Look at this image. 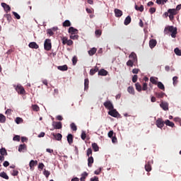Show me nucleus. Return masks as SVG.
<instances>
[{"instance_id":"obj_1","label":"nucleus","mask_w":181,"mask_h":181,"mask_svg":"<svg viewBox=\"0 0 181 181\" xmlns=\"http://www.w3.org/2000/svg\"><path fill=\"white\" fill-rule=\"evenodd\" d=\"M169 33H171V37L175 39L177 35V28L174 27L173 25H168L164 29V34L169 35Z\"/></svg>"},{"instance_id":"obj_2","label":"nucleus","mask_w":181,"mask_h":181,"mask_svg":"<svg viewBox=\"0 0 181 181\" xmlns=\"http://www.w3.org/2000/svg\"><path fill=\"white\" fill-rule=\"evenodd\" d=\"M152 165H153V159L151 157L147 158L146 160L145 170L146 172H151V170H152Z\"/></svg>"},{"instance_id":"obj_3","label":"nucleus","mask_w":181,"mask_h":181,"mask_svg":"<svg viewBox=\"0 0 181 181\" xmlns=\"http://www.w3.org/2000/svg\"><path fill=\"white\" fill-rule=\"evenodd\" d=\"M108 115H110L111 117H113L114 118H122L121 115L117 110L115 109H111L108 112Z\"/></svg>"},{"instance_id":"obj_4","label":"nucleus","mask_w":181,"mask_h":181,"mask_svg":"<svg viewBox=\"0 0 181 181\" xmlns=\"http://www.w3.org/2000/svg\"><path fill=\"white\" fill-rule=\"evenodd\" d=\"M15 89L16 91H17L18 94H20L21 95L26 94V90H25V88H23V86H22L21 85H17Z\"/></svg>"},{"instance_id":"obj_5","label":"nucleus","mask_w":181,"mask_h":181,"mask_svg":"<svg viewBox=\"0 0 181 181\" xmlns=\"http://www.w3.org/2000/svg\"><path fill=\"white\" fill-rule=\"evenodd\" d=\"M44 49L47 51H49L52 49V42L49 39L45 40V41L44 42Z\"/></svg>"},{"instance_id":"obj_6","label":"nucleus","mask_w":181,"mask_h":181,"mask_svg":"<svg viewBox=\"0 0 181 181\" xmlns=\"http://www.w3.org/2000/svg\"><path fill=\"white\" fill-rule=\"evenodd\" d=\"M103 105L105 108H107V110H114V105H112V103L110 102V100H107L106 102H105L103 103Z\"/></svg>"},{"instance_id":"obj_7","label":"nucleus","mask_w":181,"mask_h":181,"mask_svg":"<svg viewBox=\"0 0 181 181\" xmlns=\"http://www.w3.org/2000/svg\"><path fill=\"white\" fill-rule=\"evenodd\" d=\"M129 60H131L132 62H133L136 64L138 63V57L136 56V54L135 52H132L129 55Z\"/></svg>"},{"instance_id":"obj_8","label":"nucleus","mask_w":181,"mask_h":181,"mask_svg":"<svg viewBox=\"0 0 181 181\" xmlns=\"http://www.w3.org/2000/svg\"><path fill=\"white\" fill-rule=\"evenodd\" d=\"M156 125L158 127V128H160V129H162L163 127L165 126V122L161 118H158L156 121Z\"/></svg>"},{"instance_id":"obj_9","label":"nucleus","mask_w":181,"mask_h":181,"mask_svg":"<svg viewBox=\"0 0 181 181\" xmlns=\"http://www.w3.org/2000/svg\"><path fill=\"white\" fill-rule=\"evenodd\" d=\"M52 127L54 129H62L63 128V124H62V122H53Z\"/></svg>"},{"instance_id":"obj_10","label":"nucleus","mask_w":181,"mask_h":181,"mask_svg":"<svg viewBox=\"0 0 181 181\" xmlns=\"http://www.w3.org/2000/svg\"><path fill=\"white\" fill-rule=\"evenodd\" d=\"M68 32L70 35H78V30L76 28H74V27H70L68 30Z\"/></svg>"},{"instance_id":"obj_11","label":"nucleus","mask_w":181,"mask_h":181,"mask_svg":"<svg viewBox=\"0 0 181 181\" xmlns=\"http://www.w3.org/2000/svg\"><path fill=\"white\" fill-rule=\"evenodd\" d=\"M160 107L164 110L168 111L169 110V104L168 103L161 102Z\"/></svg>"},{"instance_id":"obj_12","label":"nucleus","mask_w":181,"mask_h":181,"mask_svg":"<svg viewBox=\"0 0 181 181\" xmlns=\"http://www.w3.org/2000/svg\"><path fill=\"white\" fill-rule=\"evenodd\" d=\"M157 44H158V42L156 41V40L155 39L150 40L149 41L150 49H153V47H155Z\"/></svg>"},{"instance_id":"obj_13","label":"nucleus","mask_w":181,"mask_h":181,"mask_svg":"<svg viewBox=\"0 0 181 181\" xmlns=\"http://www.w3.org/2000/svg\"><path fill=\"white\" fill-rule=\"evenodd\" d=\"M52 135L57 141H62V139L63 138V136L60 133H57V134L52 133Z\"/></svg>"},{"instance_id":"obj_14","label":"nucleus","mask_w":181,"mask_h":181,"mask_svg":"<svg viewBox=\"0 0 181 181\" xmlns=\"http://www.w3.org/2000/svg\"><path fill=\"white\" fill-rule=\"evenodd\" d=\"M168 13H170L169 18H170V16H172L173 18L174 15L177 14V11L175 8H169L168 10Z\"/></svg>"},{"instance_id":"obj_15","label":"nucleus","mask_w":181,"mask_h":181,"mask_svg":"<svg viewBox=\"0 0 181 181\" xmlns=\"http://www.w3.org/2000/svg\"><path fill=\"white\" fill-rule=\"evenodd\" d=\"M1 6L4 8L6 12H11V6L6 4V3H1Z\"/></svg>"},{"instance_id":"obj_16","label":"nucleus","mask_w":181,"mask_h":181,"mask_svg":"<svg viewBox=\"0 0 181 181\" xmlns=\"http://www.w3.org/2000/svg\"><path fill=\"white\" fill-rule=\"evenodd\" d=\"M115 15L116 18H121V16H122V11H121L118 8H115Z\"/></svg>"},{"instance_id":"obj_17","label":"nucleus","mask_w":181,"mask_h":181,"mask_svg":"<svg viewBox=\"0 0 181 181\" xmlns=\"http://www.w3.org/2000/svg\"><path fill=\"white\" fill-rule=\"evenodd\" d=\"M37 165V160H31L29 163L30 170H33V167Z\"/></svg>"},{"instance_id":"obj_18","label":"nucleus","mask_w":181,"mask_h":181,"mask_svg":"<svg viewBox=\"0 0 181 181\" xmlns=\"http://www.w3.org/2000/svg\"><path fill=\"white\" fill-rule=\"evenodd\" d=\"M25 151H27L26 144H21L18 146V152H25Z\"/></svg>"},{"instance_id":"obj_19","label":"nucleus","mask_w":181,"mask_h":181,"mask_svg":"<svg viewBox=\"0 0 181 181\" xmlns=\"http://www.w3.org/2000/svg\"><path fill=\"white\" fill-rule=\"evenodd\" d=\"M28 46L30 49H39V45L35 42H30Z\"/></svg>"},{"instance_id":"obj_20","label":"nucleus","mask_w":181,"mask_h":181,"mask_svg":"<svg viewBox=\"0 0 181 181\" xmlns=\"http://www.w3.org/2000/svg\"><path fill=\"white\" fill-rule=\"evenodd\" d=\"M58 70H60L61 71H67L69 70V66L67 65H64V66H57Z\"/></svg>"},{"instance_id":"obj_21","label":"nucleus","mask_w":181,"mask_h":181,"mask_svg":"<svg viewBox=\"0 0 181 181\" xmlns=\"http://www.w3.org/2000/svg\"><path fill=\"white\" fill-rule=\"evenodd\" d=\"M94 163V158L93 156H90L88 158V166L89 168H91L93 166V164Z\"/></svg>"},{"instance_id":"obj_22","label":"nucleus","mask_w":181,"mask_h":181,"mask_svg":"<svg viewBox=\"0 0 181 181\" xmlns=\"http://www.w3.org/2000/svg\"><path fill=\"white\" fill-rule=\"evenodd\" d=\"M165 125H167L168 127H171V128L175 127V123H173V122H170V120L169 119H166L165 121Z\"/></svg>"},{"instance_id":"obj_23","label":"nucleus","mask_w":181,"mask_h":181,"mask_svg":"<svg viewBox=\"0 0 181 181\" xmlns=\"http://www.w3.org/2000/svg\"><path fill=\"white\" fill-rule=\"evenodd\" d=\"M107 74H108V71L104 69H102L98 71V76H107Z\"/></svg>"},{"instance_id":"obj_24","label":"nucleus","mask_w":181,"mask_h":181,"mask_svg":"<svg viewBox=\"0 0 181 181\" xmlns=\"http://www.w3.org/2000/svg\"><path fill=\"white\" fill-rule=\"evenodd\" d=\"M54 30H57V28H52V29H48L47 33L49 35V36H53V35H54V33H53L54 32Z\"/></svg>"},{"instance_id":"obj_25","label":"nucleus","mask_w":181,"mask_h":181,"mask_svg":"<svg viewBox=\"0 0 181 181\" xmlns=\"http://www.w3.org/2000/svg\"><path fill=\"white\" fill-rule=\"evenodd\" d=\"M0 177H2L3 179H6V180H9V176H8L6 173H5L4 171L0 173Z\"/></svg>"},{"instance_id":"obj_26","label":"nucleus","mask_w":181,"mask_h":181,"mask_svg":"<svg viewBox=\"0 0 181 181\" xmlns=\"http://www.w3.org/2000/svg\"><path fill=\"white\" fill-rule=\"evenodd\" d=\"M62 25L64 28H69L71 26V23L69 20H66L63 23Z\"/></svg>"},{"instance_id":"obj_27","label":"nucleus","mask_w":181,"mask_h":181,"mask_svg":"<svg viewBox=\"0 0 181 181\" xmlns=\"http://www.w3.org/2000/svg\"><path fill=\"white\" fill-rule=\"evenodd\" d=\"M97 71H98V66H95L94 69H91L90 70V76H94L95 73H97Z\"/></svg>"},{"instance_id":"obj_28","label":"nucleus","mask_w":181,"mask_h":181,"mask_svg":"<svg viewBox=\"0 0 181 181\" xmlns=\"http://www.w3.org/2000/svg\"><path fill=\"white\" fill-rule=\"evenodd\" d=\"M127 91L128 93H129V94H132V95H135V89H134V87L129 86L127 88Z\"/></svg>"},{"instance_id":"obj_29","label":"nucleus","mask_w":181,"mask_h":181,"mask_svg":"<svg viewBox=\"0 0 181 181\" xmlns=\"http://www.w3.org/2000/svg\"><path fill=\"white\" fill-rule=\"evenodd\" d=\"M92 148L95 152H98V151H100V147H98V145L96 143L92 144Z\"/></svg>"},{"instance_id":"obj_30","label":"nucleus","mask_w":181,"mask_h":181,"mask_svg":"<svg viewBox=\"0 0 181 181\" xmlns=\"http://www.w3.org/2000/svg\"><path fill=\"white\" fill-rule=\"evenodd\" d=\"M67 141L69 144V145H71V144H73V136L71 134H68Z\"/></svg>"},{"instance_id":"obj_31","label":"nucleus","mask_w":181,"mask_h":181,"mask_svg":"<svg viewBox=\"0 0 181 181\" xmlns=\"http://www.w3.org/2000/svg\"><path fill=\"white\" fill-rule=\"evenodd\" d=\"M87 176H88V173H87V172H84L83 173L81 174V177L80 178V180L86 181Z\"/></svg>"},{"instance_id":"obj_32","label":"nucleus","mask_w":181,"mask_h":181,"mask_svg":"<svg viewBox=\"0 0 181 181\" xmlns=\"http://www.w3.org/2000/svg\"><path fill=\"white\" fill-rule=\"evenodd\" d=\"M97 53V48L93 47L90 50L88 51L89 56H94V54Z\"/></svg>"},{"instance_id":"obj_33","label":"nucleus","mask_w":181,"mask_h":181,"mask_svg":"<svg viewBox=\"0 0 181 181\" xmlns=\"http://www.w3.org/2000/svg\"><path fill=\"white\" fill-rule=\"evenodd\" d=\"M124 25L127 26L128 25H129L131 23V16H128L125 20H124Z\"/></svg>"},{"instance_id":"obj_34","label":"nucleus","mask_w":181,"mask_h":181,"mask_svg":"<svg viewBox=\"0 0 181 181\" xmlns=\"http://www.w3.org/2000/svg\"><path fill=\"white\" fill-rule=\"evenodd\" d=\"M90 81H88V78H86L84 80V89L86 91H87V90H88V84H89Z\"/></svg>"},{"instance_id":"obj_35","label":"nucleus","mask_w":181,"mask_h":181,"mask_svg":"<svg viewBox=\"0 0 181 181\" xmlns=\"http://www.w3.org/2000/svg\"><path fill=\"white\" fill-rule=\"evenodd\" d=\"M6 121V117L5 115L0 114V124H4Z\"/></svg>"},{"instance_id":"obj_36","label":"nucleus","mask_w":181,"mask_h":181,"mask_svg":"<svg viewBox=\"0 0 181 181\" xmlns=\"http://www.w3.org/2000/svg\"><path fill=\"white\" fill-rule=\"evenodd\" d=\"M165 95V93L163 92L156 93V96L157 97V98H163Z\"/></svg>"},{"instance_id":"obj_37","label":"nucleus","mask_w":181,"mask_h":181,"mask_svg":"<svg viewBox=\"0 0 181 181\" xmlns=\"http://www.w3.org/2000/svg\"><path fill=\"white\" fill-rule=\"evenodd\" d=\"M0 153L2 156L8 155V152H6V149L5 148H2L0 149Z\"/></svg>"},{"instance_id":"obj_38","label":"nucleus","mask_w":181,"mask_h":181,"mask_svg":"<svg viewBox=\"0 0 181 181\" xmlns=\"http://www.w3.org/2000/svg\"><path fill=\"white\" fill-rule=\"evenodd\" d=\"M135 87L136 90H137L139 93L140 91H142V86H141V84H139V83H136L135 84Z\"/></svg>"},{"instance_id":"obj_39","label":"nucleus","mask_w":181,"mask_h":181,"mask_svg":"<svg viewBox=\"0 0 181 181\" xmlns=\"http://www.w3.org/2000/svg\"><path fill=\"white\" fill-rule=\"evenodd\" d=\"M70 39H72V40H77L78 39V35H77V34H71L70 35Z\"/></svg>"},{"instance_id":"obj_40","label":"nucleus","mask_w":181,"mask_h":181,"mask_svg":"<svg viewBox=\"0 0 181 181\" xmlns=\"http://www.w3.org/2000/svg\"><path fill=\"white\" fill-rule=\"evenodd\" d=\"M136 11H139V12H144V6L141 5V6H138V5H135Z\"/></svg>"},{"instance_id":"obj_41","label":"nucleus","mask_w":181,"mask_h":181,"mask_svg":"<svg viewBox=\"0 0 181 181\" xmlns=\"http://www.w3.org/2000/svg\"><path fill=\"white\" fill-rule=\"evenodd\" d=\"M134 63L135 62H134V61L129 59L128 62H127V66H128L129 67H134Z\"/></svg>"},{"instance_id":"obj_42","label":"nucleus","mask_w":181,"mask_h":181,"mask_svg":"<svg viewBox=\"0 0 181 181\" xmlns=\"http://www.w3.org/2000/svg\"><path fill=\"white\" fill-rule=\"evenodd\" d=\"M174 53H175L177 56H181V50L177 47L174 49Z\"/></svg>"},{"instance_id":"obj_43","label":"nucleus","mask_w":181,"mask_h":181,"mask_svg":"<svg viewBox=\"0 0 181 181\" xmlns=\"http://www.w3.org/2000/svg\"><path fill=\"white\" fill-rule=\"evenodd\" d=\"M158 88H160V90H165V86L163 85V83H162V82L158 83Z\"/></svg>"},{"instance_id":"obj_44","label":"nucleus","mask_w":181,"mask_h":181,"mask_svg":"<svg viewBox=\"0 0 181 181\" xmlns=\"http://www.w3.org/2000/svg\"><path fill=\"white\" fill-rule=\"evenodd\" d=\"M102 34H103V31H101V30H96L95 31V35L98 36V37H100V36H101Z\"/></svg>"},{"instance_id":"obj_45","label":"nucleus","mask_w":181,"mask_h":181,"mask_svg":"<svg viewBox=\"0 0 181 181\" xmlns=\"http://www.w3.org/2000/svg\"><path fill=\"white\" fill-rule=\"evenodd\" d=\"M70 127H71V129H72V131H77V126L76 125V124L71 123L70 124Z\"/></svg>"},{"instance_id":"obj_46","label":"nucleus","mask_w":181,"mask_h":181,"mask_svg":"<svg viewBox=\"0 0 181 181\" xmlns=\"http://www.w3.org/2000/svg\"><path fill=\"white\" fill-rule=\"evenodd\" d=\"M32 108L33 111H39L40 110V108L39 107V106L37 105H32Z\"/></svg>"},{"instance_id":"obj_47","label":"nucleus","mask_w":181,"mask_h":181,"mask_svg":"<svg viewBox=\"0 0 181 181\" xmlns=\"http://www.w3.org/2000/svg\"><path fill=\"white\" fill-rule=\"evenodd\" d=\"M4 18L7 19L8 22H11V21H12V16H11V14L4 15Z\"/></svg>"},{"instance_id":"obj_48","label":"nucleus","mask_w":181,"mask_h":181,"mask_svg":"<svg viewBox=\"0 0 181 181\" xmlns=\"http://www.w3.org/2000/svg\"><path fill=\"white\" fill-rule=\"evenodd\" d=\"M81 138V139H83V141H86V138H87V134H86V132H82Z\"/></svg>"},{"instance_id":"obj_49","label":"nucleus","mask_w":181,"mask_h":181,"mask_svg":"<svg viewBox=\"0 0 181 181\" xmlns=\"http://www.w3.org/2000/svg\"><path fill=\"white\" fill-rule=\"evenodd\" d=\"M62 41L63 45H67V42L69 41V39H67V37H63L62 38Z\"/></svg>"},{"instance_id":"obj_50","label":"nucleus","mask_w":181,"mask_h":181,"mask_svg":"<svg viewBox=\"0 0 181 181\" xmlns=\"http://www.w3.org/2000/svg\"><path fill=\"white\" fill-rule=\"evenodd\" d=\"M86 155L88 158L90 157V155H93V150L91 148H88Z\"/></svg>"},{"instance_id":"obj_51","label":"nucleus","mask_w":181,"mask_h":181,"mask_svg":"<svg viewBox=\"0 0 181 181\" xmlns=\"http://www.w3.org/2000/svg\"><path fill=\"white\" fill-rule=\"evenodd\" d=\"M16 124H21V122H23V119H22L21 117H16Z\"/></svg>"},{"instance_id":"obj_52","label":"nucleus","mask_w":181,"mask_h":181,"mask_svg":"<svg viewBox=\"0 0 181 181\" xmlns=\"http://www.w3.org/2000/svg\"><path fill=\"white\" fill-rule=\"evenodd\" d=\"M150 81H151V83H152V84H158V81L153 77L150 78Z\"/></svg>"},{"instance_id":"obj_53","label":"nucleus","mask_w":181,"mask_h":181,"mask_svg":"<svg viewBox=\"0 0 181 181\" xmlns=\"http://www.w3.org/2000/svg\"><path fill=\"white\" fill-rule=\"evenodd\" d=\"M72 63L74 66H76V64H77V57L74 56L72 58Z\"/></svg>"},{"instance_id":"obj_54","label":"nucleus","mask_w":181,"mask_h":181,"mask_svg":"<svg viewBox=\"0 0 181 181\" xmlns=\"http://www.w3.org/2000/svg\"><path fill=\"white\" fill-rule=\"evenodd\" d=\"M13 141H17V142H19L21 141V136H15L13 138Z\"/></svg>"},{"instance_id":"obj_55","label":"nucleus","mask_w":181,"mask_h":181,"mask_svg":"<svg viewBox=\"0 0 181 181\" xmlns=\"http://www.w3.org/2000/svg\"><path fill=\"white\" fill-rule=\"evenodd\" d=\"M149 12L150 13H151V15L153 13H155L156 12V8L155 7H151L150 9H149Z\"/></svg>"},{"instance_id":"obj_56","label":"nucleus","mask_w":181,"mask_h":181,"mask_svg":"<svg viewBox=\"0 0 181 181\" xmlns=\"http://www.w3.org/2000/svg\"><path fill=\"white\" fill-rule=\"evenodd\" d=\"M142 90H143V91H146L148 90V83H144L143 84Z\"/></svg>"},{"instance_id":"obj_57","label":"nucleus","mask_w":181,"mask_h":181,"mask_svg":"<svg viewBox=\"0 0 181 181\" xmlns=\"http://www.w3.org/2000/svg\"><path fill=\"white\" fill-rule=\"evenodd\" d=\"M177 78L178 77L177 76H174L173 78V85L175 86V84H177Z\"/></svg>"},{"instance_id":"obj_58","label":"nucleus","mask_w":181,"mask_h":181,"mask_svg":"<svg viewBox=\"0 0 181 181\" xmlns=\"http://www.w3.org/2000/svg\"><path fill=\"white\" fill-rule=\"evenodd\" d=\"M13 15L15 16V18L16 19H21V16L19 14H18V13L15 12V11H13Z\"/></svg>"},{"instance_id":"obj_59","label":"nucleus","mask_w":181,"mask_h":181,"mask_svg":"<svg viewBox=\"0 0 181 181\" xmlns=\"http://www.w3.org/2000/svg\"><path fill=\"white\" fill-rule=\"evenodd\" d=\"M132 81L133 83H136V81H138V75H134L132 78Z\"/></svg>"},{"instance_id":"obj_60","label":"nucleus","mask_w":181,"mask_h":181,"mask_svg":"<svg viewBox=\"0 0 181 181\" xmlns=\"http://www.w3.org/2000/svg\"><path fill=\"white\" fill-rule=\"evenodd\" d=\"M19 175V171L17 170H13L12 173V176H18Z\"/></svg>"},{"instance_id":"obj_61","label":"nucleus","mask_w":181,"mask_h":181,"mask_svg":"<svg viewBox=\"0 0 181 181\" xmlns=\"http://www.w3.org/2000/svg\"><path fill=\"white\" fill-rule=\"evenodd\" d=\"M112 144H117V142H118V140L117 139V136H114L113 137H112Z\"/></svg>"},{"instance_id":"obj_62","label":"nucleus","mask_w":181,"mask_h":181,"mask_svg":"<svg viewBox=\"0 0 181 181\" xmlns=\"http://www.w3.org/2000/svg\"><path fill=\"white\" fill-rule=\"evenodd\" d=\"M44 175L46 177H49V176H50V173L48 170H45L44 171Z\"/></svg>"},{"instance_id":"obj_63","label":"nucleus","mask_w":181,"mask_h":181,"mask_svg":"<svg viewBox=\"0 0 181 181\" xmlns=\"http://www.w3.org/2000/svg\"><path fill=\"white\" fill-rule=\"evenodd\" d=\"M67 46H72L73 45V40H68V42H67Z\"/></svg>"},{"instance_id":"obj_64","label":"nucleus","mask_w":181,"mask_h":181,"mask_svg":"<svg viewBox=\"0 0 181 181\" xmlns=\"http://www.w3.org/2000/svg\"><path fill=\"white\" fill-rule=\"evenodd\" d=\"M90 181H99L98 177L95 176L94 177L90 178Z\"/></svg>"}]
</instances>
